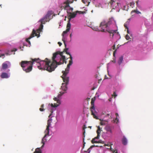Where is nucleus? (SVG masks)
<instances>
[{
  "label": "nucleus",
  "instance_id": "nucleus-1",
  "mask_svg": "<svg viewBox=\"0 0 153 153\" xmlns=\"http://www.w3.org/2000/svg\"><path fill=\"white\" fill-rule=\"evenodd\" d=\"M63 53L57 51L54 53L51 63V60L47 58H45L44 60H40V66H38V68L40 69L46 70L49 72H51L54 70L58 65H60L64 63H66L65 56L63 55Z\"/></svg>",
  "mask_w": 153,
  "mask_h": 153
},
{
  "label": "nucleus",
  "instance_id": "nucleus-2",
  "mask_svg": "<svg viewBox=\"0 0 153 153\" xmlns=\"http://www.w3.org/2000/svg\"><path fill=\"white\" fill-rule=\"evenodd\" d=\"M70 60L69 61V63L67 65V68L65 69V71H62V73L63 74L61 76L64 82L62 83L61 89L64 91V92H60V94L58 95L57 97H55L53 98V100L55 101H57V103L58 104L54 103V105L51 104V106L52 107H57L60 104V101L58 99L59 98L62 94L66 92V91L67 89V85L68 84L69 77L67 76V75L69 73L70 66L73 63L72 57L71 55H70Z\"/></svg>",
  "mask_w": 153,
  "mask_h": 153
},
{
  "label": "nucleus",
  "instance_id": "nucleus-3",
  "mask_svg": "<svg viewBox=\"0 0 153 153\" xmlns=\"http://www.w3.org/2000/svg\"><path fill=\"white\" fill-rule=\"evenodd\" d=\"M32 61H22L20 65L23 70L26 73H28L31 71L33 62H37L41 63L40 59L39 58L31 59Z\"/></svg>",
  "mask_w": 153,
  "mask_h": 153
},
{
  "label": "nucleus",
  "instance_id": "nucleus-4",
  "mask_svg": "<svg viewBox=\"0 0 153 153\" xmlns=\"http://www.w3.org/2000/svg\"><path fill=\"white\" fill-rule=\"evenodd\" d=\"M111 24V20L109 19L107 22L106 23L105 21H103L101 22L99 28H100L99 29V28H94V30L96 31H101L103 32H106V31L109 33L111 35L112 34V36H114V34L117 33V30H110L108 26Z\"/></svg>",
  "mask_w": 153,
  "mask_h": 153
},
{
  "label": "nucleus",
  "instance_id": "nucleus-5",
  "mask_svg": "<svg viewBox=\"0 0 153 153\" xmlns=\"http://www.w3.org/2000/svg\"><path fill=\"white\" fill-rule=\"evenodd\" d=\"M53 12L51 11H49L39 21L41 22L40 27L38 30V31H41L43 28V24H45L46 22H49L50 20V17L53 14Z\"/></svg>",
  "mask_w": 153,
  "mask_h": 153
},
{
  "label": "nucleus",
  "instance_id": "nucleus-6",
  "mask_svg": "<svg viewBox=\"0 0 153 153\" xmlns=\"http://www.w3.org/2000/svg\"><path fill=\"white\" fill-rule=\"evenodd\" d=\"M37 36L38 37L40 36V33L38 31L36 32L34 30H33L32 33L30 37L27 39H26V41L28 42L29 44H30V42L29 40L34 37V36Z\"/></svg>",
  "mask_w": 153,
  "mask_h": 153
},
{
  "label": "nucleus",
  "instance_id": "nucleus-7",
  "mask_svg": "<svg viewBox=\"0 0 153 153\" xmlns=\"http://www.w3.org/2000/svg\"><path fill=\"white\" fill-rule=\"evenodd\" d=\"M73 1V0H67L63 3L61 8L65 10H67L68 8L70 7L69 4L72 3Z\"/></svg>",
  "mask_w": 153,
  "mask_h": 153
},
{
  "label": "nucleus",
  "instance_id": "nucleus-8",
  "mask_svg": "<svg viewBox=\"0 0 153 153\" xmlns=\"http://www.w3.org/2000/svg\"><path fill=\"white\" fill-rule=\"evenodd\" d=\"M71 27V24L70 22H68L67 25V29L65 31H64L62 33V35L63 36L62 38V40L63 41L64 44L65 45V47H66V45L65 42V38L64 37V35L67 33L69 31Z\"/></svg>",
  "mask_w": 153,
  "mask_h": 153
},
{
  "label": "nucleus",
  "instance_id": "nucleus-9",
  "mask_svg": "<svg viewBox=\"0 0 153 153\" xmlns=\"http://www.w3.org/2000/svg\"><path fill=\"white\" fill-rule=\"evenodd\" d=\"M91 114L92 115L94 118L96 119H99L97 115L98 113L95 109L94 105L92 106L91 108Z\"/></svg>",
  "mask_w": 153,
  "mask_h": 153
},
{
  "label": "nucleus",
  "instance_id": "nucleus-10",
  "mask_svg": "<svg viewBox=\"0 0 153 153\" xmlns=\"http://www.w3.org/2000/svg\"><path fill=\"white\" fill-rule=\"evenodd\" d=\"M51 119H49L47 121V128L46 130H45V135L44 137H45L47 135H48L49 133V127L51 125Z\"/></svg>",
  "mask_w": 153,
  "mask_h": 153
},
{
  "label": "nucleus",
  "instance_id": "nucleus-11",
  "mask_svg": "<svg viewBox=\"0 0 153 153\" xmlns=\"http://www.w3.org/2000/svg\"><path fill=\"white\" fill-rule=\"evenodd\" d=\"M10 66V64L8 61H6L3 63L2 65L1 70H4Z\"/></svg>",
  "mask_w": 153,
  "mask_h": 153
},
{
  "label": "nucleus",
  "instance_id": "nucleus-12",
  "mask_svg": "<svg viewBox=\"0 0 153 153\" xmlns=\"http://www.w3.org/2000/svg\"><path fill=\"white\" fill-rule=\"evenodd\" d=\"M69 14L70 15H69V20H68V22H70V21L71 20V19L72 18H74L75 17V16H76L77 14L76 13V12H69Z\"/></svg>",
  "mask_w": 153,
  "mask_h": 153
},
{
  "label": "nucleus",
  "instance_id": "nucleus-13",
  "mask_svg": "<svg viewBox=\"0 0 153 153\" xmlns=\"http://www.w3.org/2000/svg\"><path fill=\"white\" fill-rule=\"evenodd\" d=\"M109 3L110 4L111 6L112 7H113L114 9V7H115L118 5V3L116 2V1L113 0H111Z\"/></svg>",
  "mask_w": 153,
  "mask_h": 153
},
{
  "label": "nucleus",
  "instance_id": "nucleus-14",
  "mask_svg": "<svg viewBox=\"0 0 153 153\" xmlns=\"http://www.w3.org/2000/svg\"><path fill=\"white\" fill-rule=\"evenodd\" d=\"M0 76L2 78H7L10 76L7 73L3 72L1 74Z\"/></svg>",
  "mask_w": 153,
  "mask_h": 153
},
{
  "label": "nucleus",
  "instance_id": "nucleus-15",
  "mask_svg": "<svg viewBox=\"0 0 153 153\" xmlns=\"http://www.w3.org/2000/svg\"><path fill=\"white\" fill-rule=\"evenodd\" d=\"M99 120L100 121V124L101 126L106 125L108 123V121L107 120H104L101 119H99Z\"/></svg>",
  "mask_w": 153,
  "mask_h": 153
},
{
  "label": "nucleus",
  "instance_id": "nucleus-16",
  "mask_svg": "<svg viewBox=\"0 0 153 153\" xmlns=\"http://www.w3.org/2000/svg\"><path fill=\"white\" fill-rule=\"evenodd\" d=\"M105 129L107 132H109L111 134L112 133V131L111 130V127L110 126H107L105 128Z\"/></svg>",
  "mask_w": 153,
  "mask_h": 153
},
{
  "label": "nucleus",
  "instance_id": "nucleus-17",
  "mask_svg": "<svg viewBox=\"0 0 153 153\" xmlns=\"http://www.w3.org/2000/svg\"><path fill=\"white\" fill-rule=\"evenodd\" d=\"M122 143L124 145H126L127 144V140L125 136H124L123 137L122 140Z\"/></svg>",
  "mask_w": 153,
  "mask_h": 153
},
{
  "label": "nucleus",
  "instance_id": "nucleus-18",
  "mask_svg": "<svg viewBox=\"0 0 153 153\" xmlns=\"http://www.w3.org/2000/svg\"><path fill=\"white\" fill-rule=\"evenodd\" d=\"M123 60V56H120L119 58L118 61V64L119 65H120L122 63Z\"/></svg>",
  "mask_w": 153,
  "mask_h": 153
},
{
  "label": "nucleus",
  "instance_id": "nucleus-19",
  "mask_svg": "<svg viewBox=\"0 0 153 153\" xmlns=\"http://www.w3.org/2000/svg\"><path fill=\"white\" fill-rule=\"evenodd\" d=\"M33 153H42V152L40 148H38L36 149Z\"/></svg>",
  "mask_w": 153,
  "mask_h": 153
},
{
  "label": "nucleus",
  "instance_id": "nucleus-20",
  "mask_svg": "<svg viewBox=\"0 0 153 153\" xmlns=\"http://www.w3.org/2000/svg\"><path fill=\"white\" fill-rule=\"evenodd\" d=\"M68 7L69 8V9H67V10H67V12L69 14V12H73V8L71 7Z\"/></svg>",
  "mask_w": 153,
  "mask_h": 153
},
{
  "label": "nucleus",
  "instance_id": "nucleus-21",
  "mask_svg": "<svg viewBox=\"0 0 153 153\" xmlns=\"http://www.w3.org/2000/svg\"><path fill=\"white\" fill-rule=\"evenodd\" d=\"M101 131L102 130H100V131H98V130H97V136L96 137V138H99V137H100V133H101Z\"/></svg>",
  "mask_w": 153,
  "mask_h": 153
},
{
  "label": "nucleus",
  "instance_id": "nucleus-22",
  "mask_svg": "<svg viewBox=\"0 0 153 153\" xmlns=\"http://www.w3.org/2000/svg\"><path fill=\"white\" fill-rule=\"evenodd\" d=\"M99 138H96V137H95L94 138H93L91 142L92 143H95V141H97V139H99Z\"/></svg>",
  "mask_w": 153,
  "mask_h": 153
},
{
  "label": "nucleus",
  "instance_id": "nucleus-23",
  "mask_svg": "<svg viewBox=\"0 0 153 153\" xmlns=\"http://www.w3.org/2000/svg\"><path fill=\"white\" fill-rule=\"evenodd\" d=\"M76 14L77 13L79 14H84L85 12V11H76Z\"/></svg>",
  "mask_w": 153,
  "mask_h": 153
},
{
  "label": "nucleus",
  "instance_id": "nucleus-24",
  "mask_svg": "<svg viewBox=\"0 0 153 153\" xmlns=\"http://www.w3.org/2000/svg\"><path fill=\"white\" fill-rule=\"evenodd\" d=\"M132 12L136 13H137V14H140L141 13V12H140L139 11H138L137 10H132L131 11V13H132Z\"/></svg>",
  "mask_w": 153,
  "mask_h": 153
},
{
  "label": "nucleus",
  "instance_id": "nucleus-25",
  "mask_svg": "<svg viewBox=\"0 0 153 153\" xmlns=\"http://www.w3.org/2000/svg\"><path fill=\"white\" fill-rule=\"evenodd\" d=\"M127 23H125V24H124V27L126 28L127 29V33H129V30H128V27H127V24H126Z\"/></svg>",
  "mask_w": 153,
  "mask_h": 153
},
{
  "label": "nucleus",
  "instance_id": "nucleus-26",
  "mask_svg": "<svg viewBox=\"0 0 153 153\" xmlns=\"http://www.w3.org/2000/svg\"><path fill=\"white\" fill-rule=\"evenodd\" d=\"M94 101H95V99H94V98H92L91 99V105L92 106L94 105Z\"/></svg>",
  "mask_w": 153,
  "mask_h": 153
},
{
  "label": "nucleus",
  "instance_id": "nucleus-27",
  "mask_svg": "<svg viewBox=\"0 0 153 153\" xmlns=\"http://www.w3.org/2000/svg\"><path fill=\"white\" fill-rule=\"evenodd\" d=\"M112 145V144H111V143H108L107 144H105L104 145V146H111V145Z\"/></svg>",
  "mask_w": 153,
  "mask_h": 153
},
{
  "label": "nucleus",
  "instance_id": "nucleus-28",
  "mask_svg": "<svg viewBox=\"0 0 153 153\" xmlns=\"http://www.w3.org/2000/svg\"><path fill=\"white\" fill-rule=\"evenodd\" d=\"M95 143H104V142L102 141L101 140H100L98 141H95Z\"/></svg>",
  "mask_w": 153,
  "mask_h": 153
},
{
  "label": "nucleus",
  "instance_id": "nucleus-29",
  "mask_svg": "<svg viewBox=\"0 0 153 153\" xmlns=\"http://www.w3.org/2000/svg\"><path fill=\"white\" fill-rule=\"evenodd\" d=\"M126 38L127 40H128L130 39H131V38L128 35H126Z\"/></svg>",
  "mask_w": 153,
  "mask_h": 153
},
{
  "label": "nucleus",
  "instance_id": "nucleus-30",
  "mask_svg": "<svg viewBox=\"0 0 153 153\" xmlns=\"http://www.w3.org/2000/svg\"><path fill=\"white\" fill-rule=\"evenodd\" d=\"M39 110L41 111H43L45 110V109L41 108H39Z\"/></svg>",
  "mask_w": 153,
  "mask_h": 153
},
{
  "label": "nucleus",
  "instance_id": "nucleus-31",
  "mask_svg": "<svg viewBox=\"0 0 153 153\" xmlns=\"http://www.w3.org/2000/svg\"><path fill=\"white\" fill-rule=\"evenodd\" d=\"M110 150L111 151L113 152H115V150H114L111 148V146L110 147Z\"/></svg>",
  "mask_w": 153,
  "mask_h": 153
},
{
  "label": "nucleus",
  "instance_id": "nucleus-32",
  "mask_svg": "<svg viewBox=\"0 0 153 153\" xmlns=\"http://www.w3.org/2000/svg\"><path fill=\"white\" fill-rule=\"evenodd\" d=\"M113 96H114L115 97H116L117 96V95L115 92H114Z\"/></svg>",
  "mask_w": 153,
  "mask_h": 153
},
{
  "label": "nucleus",
  "instance_id": "nucleus-33",
  "mask_svg": "<svg viewBox=\"0 0 153 153\" xmlns=\"http://www.w3.org/2000/svg\"><path fill=\"white\" fill-rule=\"evenodd\" d=\"M115 115H116V120H117V117H118L119 116V115H118V114L117 113H116L115 114Z\"/></svg>",
  "mask_w": 153,
  "mask_h": 153
},
{
  "label": "nucleus",
  "instance_id": "nucleus-34",
  "mask_svg": "<svg viewBox=\"0 0 153 153\" xmlns=\"http://www.w3.org/2000/svg\"><path fill=\"white\" fill-rule=\"evenodd\" d=\"M58 45H59L60 46L61 45H62V43L60 42H58Z\"/></svg>",
  "mask_w": 153,
  "mask_h": 153
},
{
  "label": "nucleus",
  "instance_id": "nucleus-35",
  "mask_svg": "<svg viewBox=\"0 0 153 153\" xmlns=\"http://www.w3.org/2000/svg\"><path fill=\"white\" fill-rule=\"evenodd\" d=\"M97 130H98V131H100V130H101L100 128V126L98 127V129Z\"/></svg>",
  "mask_w": 153,
  "mask_h": 153
},
{
  "label": "nucleus",
  "instance_id": "nucleus-36",
  "mask_svg": "<svg viewBox=\"0 0 153 153\" xmlns=\"http://www.w3.org/2000/svg\"><path fill=\"white\" fill-rule=\"evenodd\" d=\"M68 50V48H66L65 49H64V51L65 52H66V51H67Z\"/></svg>",
  "mask_w": 153,
  "mask_h": 153
},
{
  "label": "nucleus",
  "instance_id": "nucleus-37",
  "mask_svg": "<svg viewBox=\"0 0 153 153\" xmlns=\"http://www.w3.org/2000/svg\"><path fill=\"white\" fill-rule=\"evenodd\" d=\"M66 52V53L67 54H68V55H71V54H70L67 51H66V52Z\"/></svg>",
  "mask_w": 153,
  "mask_h": 153
},
{
  "label": "nucleus",
  "instance_id": "nucleus-38",
  "mask_svg": "<svg viewBox=\"0 0 153 153\" xmlns=\"http://www.w3.org/2000/svg\"><path fill=\"white\" fill-rule=\"evenodd\" d=\"M112 47H113V48L114 50L115 49V45H114L113 46H112Z\"/></svg>",
  "mask_w": 153,
  "mask_h": 153
},
{
  "label": "nucleus",
  "instance_id": "nucleus-39",
  "mask_svg": "<svg viewBox=\"0 0 153 153\" xmlns=\"http://www.w3.org/2000/svg\"><path fill=\"white\" fill-rule=\"evenodd\" d=\"M51 114H50V115H49V117H50V116L51 115H52V113H53V111H51Z\"/></svg>",
  "mask_w": 153,
  "mask_h": 153
},
{
  "label": "nucleus",
  "instance_id": "nucleus-40",
  "mask_svg": "<svg viewBox=\"0 0 153 153\" xmlns=\"http://www.w3.org/2000/svg\"><path fill=\"white\" fill-rule=\"evenodd\" d=\"M86 1V0H82V1L84 3H85V1Z\"/></svg>",
  "mask_w": 153,
  "mask_h": 153
},
{
  "label": "nucleus",
  "instance_id": "nucleus-41",
  "mask_svg": "<svg viewBox=\"0 0 153 153\" xmlns=\"http://www.w3.org/2000/svg\"><path fill=\"white\" fill-rule=\"evenodd\" d=\"M115 52H116V51H114V53H113V56H115Z\"/></svg>",
  "mask_w": 153,
  "mask_h": 153
},
{
  "label": "nucleus",
  "instance_id": "nucleus-42",
  "mask_svg": "<svg viewBox=\"0 0 153 153\" xmlns=\"http://www.w3.org/2000/svg\"><path fill=\"white\" fill-rule=\"evenodd\" d=\"M44 104H42L41 105V108H43L44 107Z\"/></svg>",
  "mask_w": 153,
  "mask_h": 153
},
{
  "label": "nucleus",
  "instance_id": "nucleus-43",
  "mask_svg": "<svg viewBox=\"0 0 153 153\" xmlns=\"http://www.w3.org/2000/svg\"><path fill=\"white\" fill-rule=\"evenodd\" d=\"M86 128V127H85V125H84L83 127V129L84 130L85 128Z\"/></svg>",
  "mask_w": 153,
  "mask_h": 153
},
{
  "label": "nucleus",
  "instance_id": "nucleus-44",
  "mask_svg": "<svg viewBox=\"0 0 153 153\" xmlns=\"http://www.w3.org/2000/svg\"><path fill=\"white\" fill-rule=\"evenodd\" d=\"M112 62H113L115 63L116 62V60L115 59H114L113 61H112Z\"/></svg>",
  "mask_w": 153,
  "mask_h": 153
},
{
  "label": "nucleus",
  "instance_id": "nucleus-45",
  "mask_svg": "<svg viewBox=\"0 0 153 153\" xmlns=\"http://www.w3.org/2000/svg\"><path fill=\"white\" fill-rule=\"evenodd\" d=\"M42 143H43V145H42V147H43L44 146V143H43L42 142Z\"/></svg>",
  "mask_w": 153,
  "mask_h": 153
},
{
  "label": "nucleus",
  "instance_id": "nucleus-46",
  "mask_svg": "<svg viewBox=\"0 0 153 153\" xmlns=\"http://www.w3.org/2000/svg\"><path fill=\"white\" fill-rule=\"evenodd\" d=\"M136 3L137 5L138 4V1H136Z\"/></svg>",
  "mask_w": 153,
  "mask_h": 153
},
{
  "label": "nucleus",
  "instance_id": "nucleus-47",
  "mask_svg": "<svg viewBox=\"0 0 153 153\" xmlns=\"http://www.w3.org/2000/svg\"><path fill=\"white\" fill-rule=\"evenodd\" d=\"M115 153H118L117 151L116 150V152H115Z\"/></svg>",
  "mask_w": 153,
  "mask_h": 153
},
{
  "label": "nucleus",
  "instance_id": "nucleus-48",
  "mask_svg": "<svg viewBox=\"0 0 153 153\" xmlns=\"http://www.w3.org/2000/svg\"><path fill=\"white\" fill-rule=\"evenodd\" d=\"M71 36H72V34H71L70 35V36L71 37Z\"/></svg>",
  "mask_w": 153,
  "mask_h": 153
},
{
  "label": "nucleus",
  "instance_id": "nucleus-49",
  "mask_svg": "<svg viewBox=\"0 0 153 153\" xmlns=\"http://www.w3.org/2000/svg\"><path fill=\"white\" fill-rule=\"evenodd\" d=\"M109 115V114H107V116H108Z\"/></svg>",
  "mask_w": 153,
  "mask_h": 153
},
{
  "label": "nucleus",
  "instance_id": "nucleus-50",
  "mask_svg": "<svg viewBox=\"0 0 153 153\" xmlns=\"http://www.w3.org/2000/svg\"><path fill=\"white\" fill-rule=\"evenodd\" d=\"M94 146H91V148H92V147Z\"/></svg>",
  "mask_w": 153,
  "mask_h": 153
},
{
  "label": "nucleus",
  "instance_id": "nucleus-51",
  "mask_svg": "<svg viewBox=\"0 0 153 153\" xmlns=\"http://www.w3.org/2000/svg\"><path fill=\"white\" fill-rule=\"evenodd\" d=\"M85 142H84V144H83V145H84V146L85 145Z\"/></svg>",
  "mask_w": 153,
  "mask_h": 153
},
{
  "label": "nucleus",
  "instance_id": "nucleus-52",
  "mask_svg": "<svg viewBox=\"0 0 153 153\" xmlns=\"http://www.w3.org/2000/svg\"><path fill=\"white\" fill-rule=\"evenodd\" d=\"M85 131H84L83 132L84 135V133H85Z\"/></svg>",
  "mask_w": 153,
  "mask_h": 153
},
{
  "label": "nucleus",
  "instance_id": "nucleus-53",
  "mask_svg": "<svg viewBox=\"0 0 153 153\" xmlns=\"http://www.w3.org/2000/svg\"><path fill=\"white\" fill-rule=\"evenodd\" d=\"M131 5H132V3H131Z\"/></svg>",
  "mask_w": 153,
  "mask_h": 153
},
{
  "label": "nucleus",
  "instance_id": "nucleus-54",
  "mask_svg": "<svg viewBox=\"0 0 153 153\" xmlns=\"http://www.w3.org/2000/svg\"><path fill=\"white\" fill-rule=\"evenodd\" d=\"M131 5H132V3H131Z\"/></svg>",
  "mask_w": 153,
  "mask_h": 153
},
{
  "label": "nucleus",
  "instance_id": "nucleus-55",
  "mask_svg": "<svg viewBox=\"0 0 153 153\" xmlns=\"http://www.w3.org/2000/svg\"><path fill=\"white\" fill-rule=\"evenodd\" d=\"M84 138H83V141L84 142Z\"/></svg>",
  "mask_w": 153,
  "mask_h": 153
},
{
  "label": "nucleus",
  "instance_id": "nucleus-56",
  "mask_svg": "<svg viewBox=\"0 0 153 153\" xmlns=\"http://www.w3.org/2000/svg\"><path fill=\"white\" fill-rule=\"evenodd\" d=\"M133 5H134V3H133Z\"/></svg>",
  "mask_w": 153,
  "mask_h": 153
},
{
  "label": "nucleus",
  "instance_id": "nucleus-57",
  "mask_svg": "<svg viewBox=\"0 0 153 153\" xmlns=\"http://www.w3.org/2000/svg\"><path fill=\"white\" fill-rule=\"evenodd\" d=\"M10 71V70H8V71Z\"/></svg>",
  "mask_w": 153,
  "mask_h": 153
},
{
  "label": "nucleus",
  "instance_id": "nucleus-58",
  "mask_svg": "<svg viewBox=\"0 0 153 153\" xmlns=\"http://www.w3.org/2000/svg\"><path fill=\"white\" fill-rule=\"evenodd\" d=\"M1 5L0 4V6H1Z\"/></svg>",
  "mask_w": 153,
  "mask_h": 153
}]
</instances>
